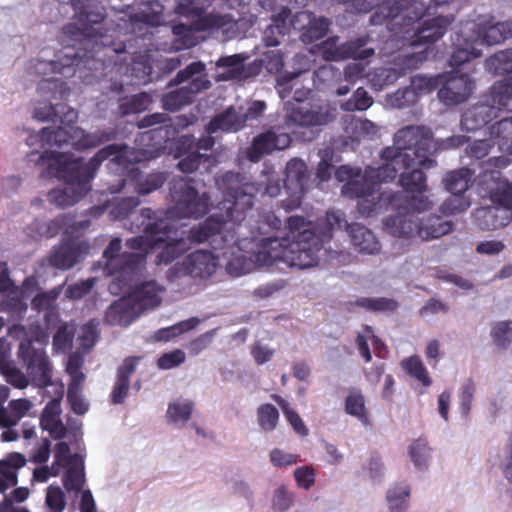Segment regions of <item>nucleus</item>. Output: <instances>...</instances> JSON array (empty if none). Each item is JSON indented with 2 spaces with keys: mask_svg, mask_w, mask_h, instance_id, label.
<instances>
[{
  "mask_svg": "<svg viewBox=\"0 0 512 512\" xmlns=\"http://www.w3.org/2000/svg\"><path fill=\"white\" fill-rule=\"evenodd\" d=\"M215 184L223 197L219 204L220 213L210 215L192 227L188 238L198 244L210 242L214 250H223L238 242L235 233L227 232L222 235L224 225L227 222L241 224L245 220L247 212L253 208V197L257 188L234 171H227L217 177Z\"/></svg>",
  "mask_w": 512,
  "mask_h": 512,
  "instance_id": "1",
  "label": "nucleus"
},
{
  "mask_svg": "<svg viewBox=\"0 0 512 512\" xmlns=\"http://www.w3.org/2000/svg\"><path fill=\"white\" fill-rule=\"evenodd\" d=\"M62 32L72 40L80 42L73 54H65L60 61L51 62V70L65 77L73 76L77 71L105 70L118 63V57L125 52L124 41H116L110 34L108 22L102 30L93 27H79L76 23H67Z\"/></svg>",
  "mask_w": 512,
  "mask_h": 512,
  "instance_id": "2",
  "label": "nucleus"
},
{
  "mask_svg": "<svg viewBox=\"0 0 512 512\" xmlns=\"http://www.w3.org/2000/svg\"><path fill=\"white\" fill-rule=\"evenodd\" d=\"M394 146L386 147L381 152L384 161L377 176L383 180H393L398 168L409 169L414 165L431 169L437 166L434 156L437 146L433 132L424 125H407L394 134Z\"/></svg>",
  "mask_w": 512,
  "mask_h": 512,
  "instance_id": "3",
  "label": "nucleus"
},
{
  "mask_svg": "<svg viewBox=\"0 0 512 512\" xmlns=\"http://www.w3.org/2000/svg\"><path fill=\"white\" fill-rule=\"evenodd\" d=\"M126 148L124 144H109L98 150L88 162H84L81 157L74 158L69 153L45 150L39 156V162L48 163L49 169L55 171L54 175L67 185L87 193L88 184L94 179L101 164L110 157H113V162L119 163Z\"/></svg>",
  "mask_w": 512,
  "mask_h": 512,
  "instance_id": "4",
  "label": "nucleus"
},
{
  "mask_svg": "<svg viewBox=\"0 0 512 512\" xmlns=\"http://www.w3.org/2000/svg\"><path fill=\"white\" fill-rule=\"evenodd\" d=\"M402 199L394 206L396 215L385 219V226L390 234L395 237H418L423 241L440 238L453 229L451 221L443 220L440 216H429L420 219L418 213L430 209V201L426 197L411 196L406 199L405 205H401Z\"/></svg>",
  "mask_w": 512,
  "mask_h": 512,
  "instance_id": "5",
  "label": "nucleus"
},
{
  "mask_svg": "<svg viewBox=\"0 0 512 512\" xmlns=\"http://www.w3.org/2000/svg\"><path fill=\"white\" fill-rule=\"evenodd\" d=\"M307 240H291L289 237H265L264 250L258 254L261 264L284 262L291 268L307 269L318 264L323 249V239L315 232H305Z\"/></svg>",
  "mask_w": 512,
  "mask_h": 512,
  "instance_id": "6",
  "label": "nucleus"
},
{
  "mask_svg": "<svg viewBox=\"0 0 512 512\" xmlns=\"http://www.w3.org/2000/svg\"><path fill=\"white\" fill-rule=\"evenodd\" d=\"M371 25L386 24L391 33H405L407 27L425 12L424 4L418 0H349L347 9L353 13H368Z\"/></svg>",
  "mask_w": 512,
  "mask_h": 512,
  "instance_id": "7",
  "label": "nucleus"
},
{
  "mask_svg": "<svg viewBox=\"0 0 512 512\" xmlns=\"http://www.w3.org/2000/svg\"><path fill=\"white\" fill-rule=\"evenodd\" d=\"M283 128L295 139L310 142L335 119V109L328 104L307 103L296 105L292 101L284 104Z\"/></svg>",
  "mask_w": 512,
  "mask_h": 512,
  "instance_id": "8",
  "label": "nucleus"
},
{
  "mask_svg": "<svg viewBox=\"0 0 512 512\" xmlns=\"http://www.w3.org/2000/svg\"><path fill=\"white\" fill-rule=\"evenodd\" d=\"M169 195L171 207L168 213L179 219H200L211 207V196L208 192L199 193L195 180L190 177L174 178L170 182Z\"/></svg>",
  "mask_w": 512,
  "mask_h": 512,
  "instance_id": "9",
  "label": "nucleus"
},
{
  "mask_svg": "<svg viewBox=\"0 0 512 512\" xmlns=\"http://www.w3.org/2000/svg\"><path fill=\"white\" fill-rule=\"evenodd\" d=\"M488 164L495 169H485L479 176L478 188L482 198L489 199L493 205L512 211V182L503 177L499 169L509 164L506 157L490 158Z\"/></svg>",
  "mask_w": 512,
  "mask_h": 512,
  "instance_id": "10",
  "label": "nucleus"
},
{
  "mask_svg": "<svg viewBox=\"0 0 512 512\" xmlns=\"http://www.w3.org/2000/svg\"><path fill=\"white\" fill-rule=\"evenodd\" d=\"M122 240L119 237L113 238L103 252L105 260V271L108 275L114 276L111 287L117 284L121 289L128 286L141 268L143 256L140 254H130L128 252L120 253Z\"/></svg>",
  "mask_w": 512,
  "mask_h": 512,
  "instance_id": "11",
  "label": "nucleus"
},
{
  "mask_svg": "<svg viewBox=\"0 0 512 512\" xmlns=\"http://www.w3.org/2000/svg\"><path fill=\"white\" fill-rule=\"evenodd\" d=\"M228 24H231V19L228 15H218L208 13L204 17L194 20L191 25L184 23L175 24L172 27V33L175 36L173 47L176 50L189 49L197 45L196 32L215 31L223 29Z\"/></svg>",
  "mask_w": 512,
  "mask_h": 512,
  "instance_id": "12",
  "label": "nucleus"
},
{
  "mask_svg": "<svg viewBox=\"0 0 512 512\" xmlns=\"http://www.w3.org/2000/svg\"><path fill=\"white\" fill-rule=\"evenodd\" d=\"M18 356L22 359L36 386L46 388L53 385L52 366L43 348H35L30 339L22 340L19 344Z\"/></svg>",
  "mask_w": 512,
  "mask_h": 512,
  "instance_id": "13",
  "label": "nucleus"
},
{
  "mask_svg": "<svg viewBox=\"0 0 512 512\" xmlns=\"http://www.w3.org/2000/svg\"><path fill=\"white\" fill-rule=\"evenodd\" d=\"M428 50L419 52L401 53L395 58L394 67H382L376 69L370 82L376 90H381L385 86L395 83L407 71L417 69L420 64L428 58Z\"/></svg>",
  "mask_w": 512,
  "mask_h": 512,
  "instance_id": "14",
  "label": "nucleus"
},
{
  "mask_svg": "<svg viewBox=\"0 0 512 512\" xmlns=\"http://www.w3.org/2000/svg\"><path fill=\"white\" fill-rule=\"evenodd\" d=\"M426 14L428 11L421 15L418 19L408 26L407 32L403 33H392L396 38L407 39L411 32V46H418L424 44H433L440 40L447 32L448 27L454 22L455 18L453 15L450 16H436L432 19L425 20L421 25L414 27L415 24Z\"/></svg>",
  "mask_w": 512,
  "mask_h": 512,
  "instance_id": "15",
  "label": "nucleus"
},
{
  "mask_svg": "<svg viewBox=\"0 0 512 512\" xmlns=\"http://www.w3.org/2000/svg\"><path fill=\"white\" fill-rule=\"evenodd\" d=\"M157 213L151 208L140 210V217L143 220L138 228L143 226V232L149 237L152 249L174 242V239L183 238L178 235V229L171 221L158 217Z\"/></svg>",
  "mask_w": 512,
  "mask_h": 512,
  "instance_id": "16",
  "label": "nucleus"
},
{
  "mask_svg": "<svg viewBox=\"0 0 512 512\" xmlns=\"http://www.w3.org/2000/svg\"><path fill=\"white\" fill-rule=\"evenodd\" d=\"M331 21L326 17H316L310 11H300L290 19V26L299 32V39L304 44H311L322 39L329 31Z\"/></svg>",
  "mask_w": 512,
  "mask_h": 512,
  "instance_id": "17",
  "label": "nucleus"
},
{
  "mask_svg": "<svg viewBox=\"0 0 512 512\" xmlns=\"http://www.w3.org/2000/svg\"><path fill=\"white\" fill-rule=\"evenodd\" d=\"M167 181L165 172L155 171L147 175H143L139 169L133 168L128 171L118 183V188L112 192L133 191L138 196H146L152 192L159 190Z\"/></svg>",
  "mask_w": 512,
  "mask_h": 512,
  "instance_id": "18",
  "label": "nucleus"
},
{
  "mask_svg": "<svg viewBox=\"0 0 512 512\" xmlns=\"http://www.w3.org/2000/svg\"><path fill=\"white\" fill-rule=\"evenodd\" d=\"M210 80L206 75H198L189 81L188 85L172 90L161 97V104L164 110L175 112L193 103L195 96L209 89Z\"/></svg>",
  "mask_w": 512,
  "mask_h": 512,
  "instance_id": "19",
  "label": "nucleus"
},
{
  "mask_svg": "<svg viewBox=\"0 0 512 512\" xmlns=\"http://www.w3.org/2000/svg\"><path fill=\"white\" fill-rule=\"evenodd\" d=\"M475 88L474 80L468 74L450 73L438 90V98L445 105L465 102Z\"/></svg>",
  "mask_w": 512,
  "mask_h": 512,
  "instance_id": "20",
  "label": "nucleus"
},
{
  "mask_svg": "<svg viewBox=\"0 0 512 512\" xmlns=\"http://www.w3.org/2000/svg\"><path fill=\"white\" fill-rule=\"evenodd\" d=\"M291 141L292 137L289 133H277L270 129L253 139L251 145L246 149V157L251 162H258L264 155L288 148Z\"/></svg>",
  "mask_w": 512,
  "mask_h": 512,
  "instance_id": "21",
  "label": "nucleus"
},
{
  "mask_svg": "<svg viewBox=\"0 0 512 512\" xmlns=\"http://www.w3.org/2000/svg\"><path fill=\"white\" fill-rule=\"evenodd\" d=\"M159 21V16L147 12H138L126 17H121L117 22L111 21L108 23L110 34H113V38L118 41H124L125 48L126 43L132 38L136 28L141 25L155 26ZM126 51L123 53L125 54Z\"/></svg>",
  "mask_w": 512,
  "mask_h": 512,
  "instance_id": "22",
  "label": "nucleus"
},
{
  "mask_svg": "<svg viewBox=\"0 0 512 512\" xmlns=\"http://www.w3.org/2000/svg\"><path fill=\"white\" fill-rule=\"evenodd\" d=\"M342 194L349 198L360 199L364 196L372 198H385L389 201L403 198L402 192L379 190V183L368 178L366 175L359 176L352 181H348L342 186Z\"/></svg>",
  "mask_w": 512,
  "mask_h": 512,
  "instance_id": "23",
  "label": "nucleus"
},
{
  "mask_svg": "<svg viewBox=\"0 0 512 512\" xmlns=\"http://www.w3.org/2000/svg\"><path fill=\"white\" fill-rule=\"evenodd\" d=\"M237 244L232 245L230 247H225L231 249V258L226 263V271L229 275L233 277H239L244 274L250 273L251 271L262 268L272 266V264H261L258 261V254L264 250V238L259 239L257 242V250L253 251L250 255H246L243 253L235 254L234 247L238 246ZM239 249V247H237Z\"/></svg>",
  "mask_w": 512,
  "mask_h": 512,
  "instance_id": "24",
  "label": "nucleus"
},
{
  "mask_svg": "<svg viewBox=\"0 0 512 512\" xmlns=\"http://www.w3.org/2000/svg\"><path fill=\"white\" fill-rule=\"evenodd\" d=\"M77 126L60 125L57 128L44 127L39 133L30 134L26 143L33 146L36 142L45 149L47 146L62 147L64 144H71L74 147V130Z\"/></svg>",
  "mask_w": 512,
  "mask_h": 512,
  "instance_id": "25",
  "label": "nucleus"
},
{
  "mask_svg": "<svg viewBox=\"0 0 512 512\" xmlns=\"http://www.w3.org/2000/svg\"><path fill=\"white\" fill-rule=\"evenodd\" d=\"M477 39L487 45H496L512 37V21L496 22L493 16L481 17L476 24Z\"/></svg>",
  "mask_w": 512,
  "mask_h": 512,
  "instance_id": "26",
  "label": "nucleus"
},
{
  "mask_svg": "<svg viewBox=\"0 0 512 512\" xmlns=\"http://www.w3.org/2000/svg\"><path fill=\"white\" fill-rule=\"evenodd\" d=\"M474 222L482 231H493L503 228L512 221V211L496 205L482 206L474 213Z\"/></svg>",
  "mask_w": 512,
  "mask_h": 512,
  "instance_id": "27",
  "label": "nucleus"
},
{
  "mask_svg": "<svg viewBox=\"0 0 512 512\" xmlns=\"http://www.w3.org/2000/svg\"><path fill=\"white\" fill-rule=\"evenodd\" d=\"M498 117L495 106L490 105L486 100L468 108L461 116V127L467 132L480 130L493 119Z\"/></svg>",
  "mask_w": 512,
  "mask_h": 512,
  "instance_id": "28",
  "label": "nucleus"
},
{
  "mask_svg": "<svg viewBox=\"0 0 512 512\" xmlns=\"http://www.w3.org/2000/svg\"><path fill=\"white\" fill-rule=\"evenodd\" d=\"M186 265L188 276L205 280L216 272L218 257L208 250H196L186 256Z\"/></svg>",
  "mask_w": 512,
  "mask_h": 512,
  "instance_id": "29",
  "label": "nucleus"
},
{
  "mask_svg": "<svg viewBox=\"0 0 512 512\" xmlns=\"http://www.w3.org/2000/svg\"><path fill=\"white\" fill-rule=\"evenodd\" d=\"M85 248L82 244L63 243L53 248L48 256V262L50 266L56 269L68 270L79 262Z\"/></svg>",
  "mask_w": 512,
  "mask_h": 512,
  "instance_id": "30",
  "label": "nucleus"
},
{
  "mask_svg": "<svg viewBox=\"0 0 512 512\" xmlns=\"http://www.w3.org/2000/svg\"><path fill=\"white\" fill-rule=\"evenodd\" d=\"M348 234L354 248L362 254H378L381 249L380 242L374 233L359 223L348 225Z\"/></svg>",
  "mask_w": 512,
  "mask_h": 512,
  "instance_id": "31",
  "label": "nucleus"
},
{
  "mask_svg": "<svg viewBox=\"0 0 512 512\" xmlns=\"http://www.w3.org/2000/svg\"><path fill=\"white\" fill-rule=\"evenodd\" d=\"M245 126V117L241 111L234 107H229L223 112L215 115L205 127L208 134H214L218 131L230 133L237 132Z\"/></svg>",
  "mask_w": 512,
  "mask_h": 512,
  "instance_id": "32",
  "label": "nucleus"
},
{
  "mask_svg": "<svg viewBox=\"0 0 512 512\" xmlns=\"http://www.w3.org/2000/svg\"><path fill=\"white\" fill-rule=\"evenodd\" d=\"M308 167L299 159L289 160L285 167L284 188L286 191L307 192L308 189Z\"/></svg>",
  "mask_w": 512,
  "mask_h": 512,
  "instance_id": "33",
  "label": "nucleus"
},
{
  "mask_svg": "<svg viewBox=\"0 0 512 512\" xmlns=\"http://www.w3.org/2000/svg\"><path fill=\"white\" fill-rule=\"evenodd\" d=\"M163 290V287L160 286L155 280H150L136 286L129 297L137 305L138 310L143 312L160 305V294L163 292Z\"/></svg>",
  "mask_w": 512,
  "mask_h": 512,
  "instance_id": "34",
  "label": "nucleus"
},
{
  "mask_svg": "<svg viewBox=\"0 0 512 512\" xmlns=\"http://www.w3.org/2000/svg\"><path fill=\"white\" fill-rule=\"evenodd\" d=\"M73 133L74 148L79 151L98 147L104 143L115 140L118 135L116 129H97L89 133L80 127L75 128Z\"/></svg>",
  "mask_w": 512,
  "mask_h": 512,
  "instance_id": "35",
  "label": "nucleus"
},
{
  "mask_svg": "<svg viewBox=\"0 0 512 512\" xmlns=\"http://www.w3.org/2000/svg\"><path fill=\"white\" fill-rule=\"evenodd\" d=\"M291 10L282 8L279 13L272 17V23L265 29L263 34V41L266 46H278L281 39L289 33L291 28L287 21L290 20Z\"/></svg>",
  "mask_w": 512,
  "mask_h": 512,
  "instance_id": "36",
  "label": "nucleus"
},
{
  "mask_svg": "<svg viewBox=\"0 0 512 512\" xmlns=\"http://www.w3.org/2000/svg\"><path fill=\"white\" fill-rule=\"evenodd\" d=\"M142 313L130 297L121 298L114 302L108 310L107 316L113 323L128 326Z\"/></svg>",
  "mask_w": 512,
  "mask_h": 512,
  "instance_id": "37",
  "label": "nucleus"
},
{
  "mask_svg": "<svg viewBox=\"0 0 512 512\" xmlns=\"http://www.w3.org/2000/svg\"><path fill=\"white\" fill-rule=\"evenodd\" d=\"M401 168H398L400 170ZM404 171L399 175V183L408 193L423 194L427 190V177L424 170L419 165H414L409 169L402 168Z\"/></svg>",
  "mask_w": 512,
  "mask_h": 512,
  "instance_id": "38",
  "label": "nucleus"
},
{
  "mask_svg": "<svg viewBox=\"0 0 512 512\" xmlns=\"http://www.w3.org/2000/svg\"><path fill=\"white\" fill-rule=\"evenodd\" d=\"M485 100L496 107L499 112L502 108H507L512 111L510 103L512 101V75L504 78L503 80L495 82Z\"/></svg>",
  "mask_w": 512,
  "mask_h": 512,
  "instance_id": "39",
  "label": "nucleus"
},
{
  "mask_svg": "<svg viewBox=\"0 0 512 512\" xmlns=\"http://www.w3.org/2000/svg\"><path fill=\"white\" fill-rule=\"evenodd\" d=\"M344 409L348 415L357 418L362 424L368 425L370 423L365 396L360 389L352 388L349 390L345 398Z\"/></svg>",
  "mask_w": 512,
  "mask_h": 512,
  "instance_id": "40",
  "label": "nucleus"
},
{
  "mask_svg": "<svg viewBox=\"0 0 512 512\" xmlns=\"http://www.w3.org/2000/svg\"><path fill=\"white\" fill-rule=\"evenodd\" d=\"M489 134L501 151L512 155V116L495 122L489 128Z\"/></svg>",
  "mask_w": 512,
  "mask_h": 512,
  "instance_id": "41",
  "label": "nucleus"
},
{
  "mask_svg": "<svg viewBox=\"0 0 512 512\" xmlns=\"http://www.w3.org/2000/svg\"><path fill=\"white\" fill-rule=\"evenodd\" d=\"M61 287L53 288L49 291L38 293L31 300V307L37 312H45V322L50 321V317L57 315L56 301L60 295Z\"/></svg>",
  "mask_w": 512,
  "mask_h": 512,
  "instance_id": "42",
  "label": "nucleus"
},
{
  "mask_svg": "<svg viewBox=\"0 0 512 512\" xmlns=\"http://www.w3.org/2000/svg\"><path fill=\"white\" fill-rule=\"evenodd\" d=\"M152 101L151 95L146 92H141L131 97H123L119 100V114L121 116H127L141 113L149 108Z\"/></svg>",
  "mask_w": 512,
  "mask_h": 512,
  "instance_id": "43",
  "label": "nucleus"
},
{
  "mask_svg": "<svg viewBox=\"0 0 512 512\" xmlns=\"http://www.w3.org/2000/svg\"><path fill=\"white\" fill-rule=\"evenodd\" d=\"M26 458L19 452L9 453L5 459L0 460V475L10 481V485H17L18 470L26 465Z\"/></svg>",
  "mask_w": 512,
  "mask_h": 512,
  "instance_id": "44",
  "label": "nucleus"
},
{
  "mask_svg": "<svg viewBox=\"0 0 512 512\" xmlns=\"http://www.w3.org/2000/svg\"><path fill=\"white\" fill-rule=\"evenodd\" d=\"M473 172L469 168L451 171L445 178V188L451 194H464L471 182Z\"/></svg>",
  "mask_w": 512,
  "mask_h": 512,
  "instance_id": "45",
  "label": "nucleus"
},
{
  "mask_svg": "<svg viewBox=\"0 0 512 512\" xmlns=\"http://www.w3.org/2000/svg\"><path fill=\"white\" fill-rule=\"evenodd\" d=\"M90 0L84 1L80 9L74 12V18L85 27L100 24L106 19V12L103 6H92Z\"/></svg>",
  "mask_w": 512,
  "mask_h": 512,
  "instance_id": "46",
  "label": "nucleus"
},
{
  "mask_svg": "<svg viewBox=\"0 0 512 512\" xmlns=\"http://www.w3.org/2000/svg\"><path fill=\"white\" fill-rule=\"evenodd\" d=\"M62 482L67 492H80L85 484L84 461H80L66 468Z\"/></svg>",
  "mask_w": 512,
  "mask_h": 512,
  "instance_id": "47",
  "label": "nucleus"
},
{
  "mask_svg": "<svg viewBox=\"0 0 512 512\" xmlns=\"http://www.w3.org/2000/svg\"><path fill=\"white\" fill-rule=\"evenodd\" d=\"M369 41L370 38L366 35L343 43L344 59L353 58L365 60L374 55L375 51L373 48H365Z\"/></svg>",
  "mask_w": 512,
  "mask_h": 512,
  "instance_id": "48",
  "label": "nucleus"
},
{
  "mask_svg": "<svg viewBox=\"0 0 512 512\" xmlns=\"http://www.w3.org/2000/svg\"><path fill=\"white\" fill-rule=\"evenodd\" d=\"M485 66L488 71L496 75L512 73V48L490 56L486 59Z\"/></svg>",
  "mask_w": 512,
  "mask_h": 512,
  "instance_id": "49",
  "label": "nucleus"
},
{
  "mask_svg": "<svg viewBox=\"0 0 512 512\" xmlns=\"http://www.w3.org/2000/svg\"><path fill=\"white\" fill-rule=\"evenodd\" d=\"M402 369L411 377L418 380L423 386L431 385V378L419 356H410L401 361Z\"/></svg>",
  "mask_w": 512,
  "mask_h": 512,
  "instance_id": "50",
  "label": "nucleus"
},
{
  "mask_svg": "<svg viewBox=\"0 0 512 512\" xmlns=\"http://www.w3.org/2000/svg\"><path fill=\"white\" fill-rule=\"evenodd\" d=\"M85 192L68 185L64 189H54L49 192L48 199L52 204L64 208L75 204Z\"/></svg>",
  "mask_w": 512,
  "mask_h": 512,
  "instance_id": "51",
  "label": "nucleus"
},
{
  "mask_svg": "<svg viewBox=\"0 0 512 512\" xmlns=\"http://www.w3.org/2000/svg\"><path fill=\"white\" fill-rule=\"evenodd\" d=\"M187 250V244L184 238L174 239V242L166 243L161 251L156 255V265H168L178 259Z\"/></svg>",
  "mask_w": 512,
  "mask_h": 512,
  "instance_id": "52",
  "label": "nucleus"
},
{
  "mask_svg": "<svg viewBox=\"0 0 512 512\" xmlns=\"http://www.w3.org/2000/svg\"><path fill=\"white\" fill-rule=\"evenodd\" d=\"M271 399H273L279 405L287 421L293 427L294 431L300 436H307L309 433L308 428L302 421L299 414L290 407L289 403L278 394H272Z\"/></svg>",
  "mask_w": 512,
  "mask_h": 512,
  "instance_id": "53",
  "label": "nucleus"
},
{
  "mask_svg": "<svg viewBox=\"0 0 512 512\" xmlns=\"http://www.w3.org/2000/svg\"><path fill=\"white\" fill-rule=\"evenodd\" d=\"M409 497L410 487L408 485L398 484L390 488L386 498L391 512H403L406 510Z\"/></svg>",
  "mask_w": 512,
  "mask_h": 512,
  "instance_id": "54",
  "label": "nucleus"
},
{
  "mask_svg": "<svg viewBox=\"0 0 512 512\" xmlns=\"http://www.w3.org/2000/svg\"><path fill=\"white\" fill-rule=\"evenodd\" d=\"M389 201L385 198H372V197H362L358 199L357 208L361 215L363 216H372L377 214L381 209H388L389 207H394L397 205V202L400 200Z\"/></svg>",
  "mask_w": 512,
  "mask_h": 512,
  "instance_id": "55",
  "label": "nucleus"
},
{
  "mask_svg": "<svg viewBox=\"0 0 512 512\" xmlns=\"http://www.w3.org/2000/svg\"><path fill=\"white\" fill-rule=\"evenodd\" d=\"M279 421V412L277 408L265 403L257 408V422L261 430L271 432L276 429Z\"/></svg>",
  "mask_w": 512,
  "mask_h": 512,
  "instance_id": "56",
  "label": "nucleus"
},
{
  "mask_svg": "<svg viewBox=\"0 0 512 512\" xmlns=\"http://www.w3.org/2000/svg\"><path fill=\"white\" fill-rule=\"evenodd\" d=\"M418 101L413 88L406 86L386 97L387 104L392 108L402 109L414 105Z\"/></svg>",
  "mask_w": 512,
  "mask_h": 512,
  "instance_id": "57",
  "label": "nucleus"
},
{
  "mask_svg": "<svg viewBox=\"0 0 512 512\" xmlns=\"http://www.w3.org/2000/svg\"><path fill=\"white\" fill-rule=\"evenodd\" d=\"M198 323L196 318L181 321L167 328H162L155 333L157 341H169L185 332L192 330Z\"/></svg>",
  "mask_w": 512,
  "mask_h": 512,
  "instance_id": "58",
  "label": "nucleus"
},
{
  "mask_svg": "<svg viewBox=\"0 0 512 512\" xmlns=\"http://www.w3.org/2000/svg\"><path fill=\"white\" fill-rule=\"evenodd\" d=\"M430 448L424 438H418L409 446V456L415 467L424 469L427 467Z\"/></svg>",
  "mask_w": 512,
  "mask_h": 512,
  "instance_id": "59",
  "label": "nucleus"
},
{
  "mask_svg": "<svg viewBox=\"0 0 512 512\" xmlns=\"http://www.w3.org/2000/svg\"><path fill=\"white\" fill-rule=\"evenodd\" d=\"M373 104V98L368 94V92L359 87L352 95L350 99L341 104V109L343 111L352 112V111H364L368 109Z\"/></svg>",
  "mask_w": 512,
  "mask_h": 512,
  "instance_id": "60",
  "label": "nucleus"
},
{
  "mask_svg": "<svg viewBox=\"0 0 512 512\" xmlns=\"http://www.w3.org/2000/svg\"><path fill=\"white\" fill-rule=\"evenodd\" d=\"M355 304L369 311L383 312V311H394L398 304L395 300L380 297V298H369L362 297L355 301Z\"/></svg>",
  "mask_w": 512,
  "mask_h": 512,
  "instance_id": "61",
  "label": "nucleus"
},
{
  "mask_svg": "<svg viewBox=\"0 0 512 512\" xmlns=\"http://www.w3.org/2000/svg\"><path fill=\"white\" fill-rule=\"evenodd\" d=\"M192 410L193 402L189 400L176 401L169 404L167 417L174 423H186L191 418Z\"/></svg>",
  "mask_w": 512,
  "mask_h": 512,
  "instance_id": "62",
  "label": "nucleus"
},
{
  "mask_svg": "<svg viewBox=\"0 0 512 512\" xmlns=\"http://www.w3.org/2000/svg\"><path fill=\"white\" fill-rule=\"evenodd\" d=\"M493 343L501 348L506 349L512 341V321H501L494 325L491 331Z\"/></svg>",
  "mask_w": 512,
  "mask_h": 512,
  "instance_id": "63",
  "label": "nucleus"
},
{
  "mask_svg": "<svg viewBox=\"0 0 512 512\" xmlns=\"http://www.w3.org/2000/svg\"><path fill=\"white\" fill-rule=\"evenodd\" d=\"M45 505L48 512H63L66 507V497L59 486L50 485L46 489Z\"/></svg>",
  "mask_w": 512,
  "mask_h": 512,
  "instance_id": "64",
  "label": "nucleus"
}]
</instances>
